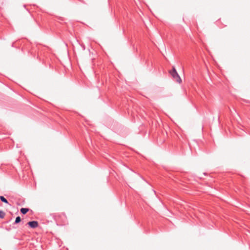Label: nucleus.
Listing matches in <instances>:
<instances>
[{"mask_svg":"<svg viewBox=\"0 0 250 250\" xmlns=\"http://www.w3.org/2000/svg\"><path fill=\"white\" fill-rule=\"evenodd\" d=\"M62 216H64V214L63 213H54L53 215V217L56 221H58L59 220V218L61 217Z\"/></svg>","mask_w":250,"mask_h":250,"instance_id":"3","label":"nucleus"},{"mask_svg":"<svg viewBox=\"0 0 250 250\" xmlns=\"http://www.w3.org/2000/svg\"><path fill=\"white\" fill-rule=\"evenodd\" d=\"M29 210V209L27 208H21V212L23 214H26Z\"/></svg>","mask_w":250,"mask_h":250,"instance_id":"4","label":"nucleus"},{"mask_svg":"<svg viewBox=\"0 0 250 250\" xmlns=\"http://www.w3.org/2000/svg\"><path fill=\"white\" fill-rule=\"evenodd\" d=\"M0 200L2 202H4V203H6V204H8L7 200L5 197H4L2 196H0Z\"/></svg>","mask_w":250,"mask_h":250,"instance_id":"5","label":"nucleus"},{"mask_svg":"<svg viewBox=\"0 0 250 250\" xmlns=\"http://www.w3.org/2000/svg\"><path fill=\"white\" fill-rule=\"evenodd\" d=\"M21 221V217L20 216H18L16 218L15 221V224H18L20 223Z\"/></svg>","mask_w":250,"mask_h":250,"instance_id":"7","label":"nucleus"},{"mask_svg":"<svg viewBox=\"0 0 250 250\" xmlns=\"http://www.w3.org/2000/svg\"><path fill=\"white\" fill-rule=\"evenodd\" d=\"M28 225L31 228H36L38 226V222L36 221H30L28 223Z\"/></svg>","mask_w":250,"mask_h":250,"instance_id":"2","label":"nucleus"},{"mask_svg":"<svg viewBox=\"0 0 250 250\" xmlns=\"http://www.w3.org/2000/svg\"><path fill=\"white\" fill-rule=\"evenodd\" d=\"M5 215V213L2 210H0V218H3Z\"/></svg>","mask_w":250,"mask_h":250,"instance_id":"6","label":"nucleus"},{"mask_svg":"<svg viewBox=\"0 0 250 250\" xmlns=\"http://www.w3.org/2000/svg\"><path fill=\"white\" fill-rule=\"evenodd\" d=\"M169 73L173 79L177 83H181L182 82V80L177 72L175 68L173 67L172 70L169 71Z\"/></svg>","mask_w":250,"mask_h":250,"instance_id":"1","label":"nucleus"}]
</instances>
